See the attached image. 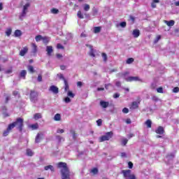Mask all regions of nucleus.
Returning <instances> with one entry per match:
<instances>
[{"instance_id":"9b49d317","label":"nucleus","mask_w":179,"mask_h":179,"mask_svg":"<svg viewBox=\"0 0 179 179\" xmlns=\"http://www.w3.org/2000/svg\"><path fill=\"white\" fill-rule=\"evenodd\" d=\"M86 47H88L89 49H90V57H96V55H94V50L93 49V46L92 45H86Z\"/></svg>"},{"instance_id":"c756f323","label":"nucleus","mask_w":179,"mask_h":179,"mask_svg":"<svg viewBox=\"0 0 179 179\" xmlns=\"http://www.w3.org/2000/svg\"><path fill=\"white\" fill-rule=\"evenodd\" d=\"M42 116H41V113H36L34 115V120H40V118H41Z\"/></svg>"},{"instance_id":"aec40b11","label":"nucleus","mask_w":179,"mask_h":179,"mask_svg":"<svg viewBox=\"0 0 179 179\" xmlns=\"http://www.w3.org/2000/svg\"><path fill=\"white\" fill-rule=\"evenodd\" d=\"M27 69L29 72H30V73H34V72H36V71L34 70V67H33V66L31 65L27 66Z\"/></svg>"},{"instance_id":"bb28decb","label":"nucleus","mask_w":179,"mask_h":179,"mask_svg":"<svg viewBox=\"0 0 179 179\" xmlns=\"http://www.w3.org/2000/svg\"><path fill=\"white\" fill-rule=\"evenodd\" d=\"M100 31H101V27H95L94 28V32L97 34V33H100Z\"/></svg>"},{"instance_id":"4c0bfd02","label":"nucleus","mask_w":179,"mask_h":179,"mask_svg":"<svg viewBox=\"0 0 179 179\" xmlns=\"http://www.w3.org/2000/svg\"><path fill=\"white\" fill-rule=\"evenodd\" d=\"M98 13H99V10H97V8H94L92 9V15L93 16H96V15H97Z\"/></svg>"},{"instance_id":"37998d69","label":"nucleus","mask_w":179,"mask_h":179,"mask_svg":"<svg viewBox=\"0 0 179 179\" xmlns=\"http://www.w3.org/2000/svg\"><path fill=\"white\" fill-rule=\"evenodd\" d=\"M30 128H31L33 130L37 129L38 128V124H31L30 126Z\"/></svg>"},{"instance_id":"a19ab883","label":"nucleus","mask_w":179,"mask_h":179,"mask_svg":"<svg viewBox=\"0 0 179 179\" xmlns=\"http://www.w3.org/2000/svg\"><path fill=\"white\" fill-rule=\"evenodd\" d=\"M162 38V36L160 35L157 36V38L154 41V44H157L159 43V40Z\"/></svg>"},{"instance_id":"6ab92c4d","label":"nucleus","mask_w":179,"mask_h":179,"mask_svg":"<svg viewBox=\"0 0 179 179\" xmlns=\"http://www.w3.org/2000/svg\"><path fill=\"white\" fill-rule=\"evenodd\" d=\"M164 22L169 27H171L174 24V23H175L174 20H170V21L165 20Z\"/></svg>"},{"instance_id":"39448f33","label":"nucleus","mask_w":179,"mask_h":179,"mask_svg":"<svg viewBox=\"0 0 179 179\" xmlns=\"http://www.w3.org/2000/svg\"><path fill=\"white\" fill-rule=\"evenodd\" d=\"M113 138V131L106 133L104 136L99 138V142H104L105 141H110Z\"/></svg>"},{"instance_id":"4be33fe9","label":"nucleus","mask_w":179,"mask_h":179,"mask_svg":"<svg viewBox=\"0 0 179 179\" xmlns=\"http://www.w3.org/2000/svg\"><path fill=\"white\" fill-rule=\"evenodd\" d=\"M90 173L93 174V176H96V174L99 173V169L97 168H93L91 171Z\"/></svg>"},{"instance_id":"6e6d98bb","label":"nucleus","mask_w":179,"mask_h":179,"mask_svg":"<svg viewBox=\"0 0 179 179\" xmlns=\"http://www.w3.org/2000/svg\"><path fill=\"white\" fill-rule=\"evenodd\" d=\"M178 91H179L178 87H176L173 88V93H178Z\"/></svg>"},{"instance_id":"473e14b6","label":"nucleus","mask_w":179,"mask_h":179,"mask_svg":"<svg viewBox=\"0 0 179 179\" xmlns=\"http://www.w3.org/2000/svg\"><path fill=\"white\" fill-rule=\"evenodd\" d=\"M6 36H8V37H9V36L12 34V29L11 28L7 29V30L6 31Z\"/></svg>"},{"instance_id":"f3484780","label":"nucleus","mask_w":179,"mask_h":179,"mask_svg":"<svg viewBox=\"0 0 179 179\" xmlns=\"http://www.w3.org/2000/svg\"><path fill=\"white\" fill-rule=\"evenodd\" d=\"M116 27H122V29H125V27H127V22H122L119 24H117Z\"/></svg>"},{"instance_id":"774afa93","label":"nucleus","mask_w":179,"mask_h":179,"mask_svg":"<svg viewBox=\"0 0 179 179\" xmlns=\"http://www.w3.org/2000/svg\"><path fill=\"white\" fill-rule=\"evenodd\" d=\"M121 157H127V153H125V152H122V153H121Z\"/></svg>"},{"instance_id":"f8f14e48","label":"nucleus","mask_w":179,"mask_h":179,"mask_svg":"<svg viewBox=\"0 0 179 179\" xmlns=\"http://www.w3.org/2000/svg\"><path fill=\"white\" fill-rule=\"evenodd\" d=\"M41 139H43V134H38L35 138V143H40V142H41Z\"/></svg>"},{"instance_id":"e433bc0d","label":"nucleus","mask_w":179,"mask_h":179,"mask_svg":"<svg viewBox=\"0 0 179 179\" xmlns=\"http://www.w3.org/2000/svg\"><path fill=\"white\" fill-rule=\"evenodd\" d=\"M10 132V130H9V129L7 128V129L3 131V136H8Z\"/></svg>"},{"instance_id":"2f4dec72","label":"nucleus","mask_w":179,"mask_h":179,"mask_svg":"<svg viewBox=\"0 0 179 179\" xmlns=\"http://www.w3.org/2000/svg\"><path fill=\"white\" fill-rule=\"evenodd\" d=\"M35 40L37 43H38V41H41V40H43V36L41 35H38L35 37Z\"/></svg>"},{"instance_id":"f704fd0d","label":"nucleus","mask_w":179,"mask_h":179,"mask_svg":"<svg viewBox=\"0 0 179 179\" xmlns=\"http://www.w3.org/2000/svg\"><path fill=\"white\" fill-rule=\"evenodd\" d=\"M15 123H11V124H10L9 125H8V130H10V131H12V129H13V128H15Z\"/></svg>"},{"instance_id":"79ce46f5","label":"nucleus","mask_w":179,"mask_h":179,"mask_svg":"<svg viewBox=\"0 0 179 179\" xmlns=\"http://www.w3.org/2000/svg\"><path fill=\"white\" fill-rule=\"evenodd\" d=\"M27 156H33L34 153L30 149L27 150Z\"/></svg>"},{"instance_id":"f03ea898","label":"nucleus","mask_w":179,"mask_h":179,"mask_svg":"<svg viewBox=\"0 0 179 179\" xmlns=\"http://www.w3.org/2000/svg\"><path fill=\"white\" fill-rule=\"evenodd\" d=\"M122 174H123V177L124 179H136V176L132 173V171L129 169L122 170Z\"/></svg>"},{"instance_id":"0eeeda50","label":"nucleus","mask_w":179,"mask_h":179,"mask_svg":"<svg viewBox=\"0 0 179 179\" xmlns=\"http://www.w3.org/2000/svg\"><path fill=\"white\" fill-rule=\"evenodd\" d=\"M127 82H143L142 79L139 78L138 76H129L125 78Z\"/></svg>"},{"instance_id":"c03bdc74","label":"nucleus","mask_w":179,"mask_h":179,"mask_svg":"<svg viewBox=\"0 0 179 179\" xmlns=\"http://www.w3.org/2000/svg\"><path fill=\"white\" fill-rule=\"evenodd\" d=\"M96 124H97L98 127H101V125L103 124V120L101 119H99L96 121Z\"/></svg>"},{"instance_id":"338daca9","label":"nucleus","mask_w":179,"mask_h":179,"mask_svg":"<svg viewBox=\"0 0 179 179\" xmlns=\"http://www.w3.org/2000/svg\"><path fill=\"white\" fill-rule=\"evenodd\" d=\"M151 89H156V84L155 83L151 84Z\"/></svg>"},{"instance_id":"423d86ee","label":"nucleus","mask_w":179,"mask_h":179,"mask_svg":"<svg viewBox=\"0 0 179 179\" xmlns=\"http://www.w3.org/2000/svg\"><path fill=\"white\" fill-rule=\"evenodd\" d=\"M38 96V94L36 91L31 90L29 95L30 101L32 103H36L37 101V97Z\"/></svg>"},{"instance_id":"0e129e2a","label":"nucleus","mask_w":179,"mask_h":179,"mask_svg":"<svg viewBox=\"0 0 179 179\" xmlns=\"http://www.w3.org/2000/svg\"><path fill=\"white\" fill-rule=\"evenodd\" d=\"M83 84L82 83V82H80V81H78V83H77V86L78 87H82V85H83Z\"/></svg>"},{"instance_id":"c85d7f7f","label":"nucleus","mask_w":179,"mask_h":179,"mask_svg":"<svg viewBox=\"0 0 179 179\" xmlns=\"http://www.w3.org/2000/svg\"><path fill=\"white\" fill-rule=\"evenodd\" d=\"M145 125H147V127H148V128H152V120H148L145 122Z\"/></svg>"},{"instance_id":"8fccbe9b","label":"nucleus","mask_w":179,"mask_h":179,"mask_svg":"<svg viewBox=\"0 0 179 179\" xmlns=\"http://www.w3.org/2000/svg\"><path fill=\"white\" fill-rule=\"evenodd\" d=\"M134 62V58H129L127 60V64H132Z\"/></svg>"},{"instance_id":"864d4df0","label":"nucleus","mask_w":179,"mask_h":179,"mask_svg":"<svg viewBox=\"0 0 179 179\" xmlns=\"http://www.w3.org/2000/svg\"><path fill=\"white\" fill-rule=\"evenodd\" d=\"M57 134H64V132H65V131L62 129H57Z\"/></svg>"},{"instance_id":"13d9d810","label":"nucleus","mask_w":179,"mask_h":179,"mask_svg":"<svg viewBox=\"0 0 179 179\" xmlns=\"http://www.w3.org/2000/svg\"><path fill=\"white\" fill-rule=\"evenodd\" d=\"M118 97H120V93H115L113 94L114 99H118Z\"/></svg>"},{"instance_id":"b1692460","label":"nucleus","mask_w":179,"mask_h":179,"mask_svg":"<svg viewBox=\"0 0 179 179\" xmlns=\"http://www.w3.org/2000/svg\"><path fill=\"white\" fill-rule=\"evenodd\" d=\"M83 9L85 12H88V10H90V5L87 4V3L84 4Z\"/></svg>"},{"instance_id":"6e6552de","label":"nucleus","mask_w":179,"mask_h":179,"mask_svg":"<svg viewBox=\"0 0 179 179\" xmlns=\"http://www.w3.org/2000/svg\"><path fill=\"white\" fill-rule=\"evenodd\" d=\"M49 92H52L53 94H58V93H59V90L58 89V87L52 85L49 88Z\"/></svg>"},{"instance_id":"cd10ccee","label":"nucleus","mask_w":179,"mask_h":179,"mask_svg":"<svg viewBox=\"0 0 179 179\" xmlns=\"http://www.w3.org/2000/svg\"><path fill=\"white\" fill-rule=\"evenodd\" d=\"M57 78H59V79L64 80V82H65V80H66L65 79V77H64V75L61 73H57Z\"/></svg>"},{"instance_id":"603ef678","label":"nucleus","mask_w":179,"mask_h":179,"mask_svg":"<svg viewBox=\"0 0 179 179\" xmlns=\"http://www.w3.org/2000/svg\"><path fill=\"white\" fill-rule=\"evenodd\" d=\"M64 101H65V103H71V98L70 97H66L65 99H64Z\"/></svg>"},{"instance_id":"680f3d73","label":"nucleus","mask_w":179,"mask_h":179,"mask_svg":"<svg viewBox=\"0 0 179 179\" xmlns=\"http://www.w3.org/2000/svg\"><path fill=\"white\" fill-rule=\"evenodd\" d=\"M152 99L153 101H159V98L157 96H152Z\"/></svg>"},{"instance_id":"e2e57ef3","label":"nucleus","mask_w":179,"mask_h":179,"mask_svg":"<svg viewBox=\"0 0 179 179\" xmlns=\"http://www.w3.org/2000/svg\"><path fill=\"white\" fill-rule=\"evenodd\" d=\"M109 86H113V85H111V83L106 84L105 85V88L106 89V90H108V87Z\"/></svg>"},{"instance_id":"dca6fc26","label":"nucleus","mask_w":179,"mask_h":179,"mask_svg":"<svg viewBox=\"0 0 179 179\" xmlns=\"http://www.w3.org/2000/svg\"><path fill=\"white\" fill-rule=\"evenodd\" d=\"M26 75H27V71H26V70H22L20 73V78H22V79H26Z\"/></svg>"},{"instance_id":"7c9ffc66","label":"nucleus","mask_w":179,"mask_h":179,"mask_svg":"<svg viewBox=\"0 0 179 179\" xmlns=\"http://www.w3.org/2000/svg\"><path fill=\"white\" fill-rule=\"evenodd\" d=\"M32 52H34V54L37 52V45H36V43H32Z\"/></svg>"},{"instance_id":"69168bd1","label":"nucleus","mask_w":179,"mask_h":179,"mask_svg":"<svg viewBox=\"0 0 179 179\" xmlns=\"http://www.w3.org/2000/svg\"><path fill=\"white\" fill-rule=\"evenodd\" d=\"M151 7L153 8H156V3H155L154 1H152V2L151 3Z\"/></svg>"},{"instance_id":"4468645a","label":"nucleus","mask_w":179,"mask_h":179,"mask_svg":"<svg viewBox=\"0 0 179 179\" xmlns=\"http://www.w3.org/2000/svg\"><path fill=\"white\" fill-rule=\"evenodd\" d=\"M132 34L134 38H138V37L141 36V31H139V29H134Z\"/></svg>"},{"instance_id":"20e7f679","label":"nucleus","mask_w":179,"mask_h":179,"mask_svg":"<svg viewBox=\"0 0 179 179\" xmlns=\"http://www.w3.org/2000/svg\"><path fill=\"white\" fill-rule=\"evenodd\" d=\"M29 6H30V4L27 3L23 6L22 11L21 14L20 15V20H23L24 17H26V15H27V13L29 12Z\"/></svg>"},{"instance_id":"a211bd4d","label":"nucleus","mask_w":179,"mask_h":179,"mask_svg":"<svg viewBox=\"0 0 179 179\" xmlns=\"http://www.w3.org/2000/svg\"><path fill=\"white\" fill-rule=\"evenodd\" d=\"M27 53V48H24L23 50H20V55H21V57H24V55H26Z\"/></svg>"},{"instance_id":"1a4fd4ad","label":"nucleus","mask_w":179,"mask_h":179,"mask_svg":"<svg viewBox=\"0 0 179 179\" xmlns=\"http://www.w3.org/2000/svg\"><path fill=\"white\" fill-rule=\"evenodd\" d=\"M155 132L156 134H158V135H163V134H164V128H163L162 126H159L157 128Z\"/></svg>"},{"instance_id":"5fc2aeb1","label":"nucleus","mask_w":179,"mask_h":179,"mask_svg":"<svg viewBox=\"0 0 179 179\" xmlns=\"http://www.w3.org/2000/svg\"><path fill=\"white\" fill-rule=\"evenodd\" d=\"M37 80H38V82H42L43 81V76H41V75H38Z\"/></svg>"},{"instance_id":"5701e85b","label":"nucleus","mask_w":179,"mask_h":179,"mask_svg":"<svg viewBox=\"0 0 179 179\" xmlns=\"http://www.w3.org/2000/svg\"><path fill=\"white\" fill-rule=\"evenodd\" d=\"M44 169H45V170L46 171H48V170H50V171H55L54 166H52V165L46 166L44 167Z\"/></svg>"},{"instance_id":"052dcab7","label":"nucleus","mask_w":179,"mask_h":179,"mask_svg":"<svg viewBox=\"0 0 179 179\" xmlns=\"http://www.w3.org/2000/svg\"><path fill=\"white\" fill-rule=\"evenodd\" d=\"M128 166H129V169H132V167H134V164H132V162H129L128 163Z\"/></svg>"},{"instance_id":"f257e3e1","label":"nucleus","mask_w":179,"mask_h":179,"mask_svg":"<svg viewBox=\"0 0 179 179\" xmlns=\"http://www.w3.org/2000/svg\"><path fill=\"white\" fill-rule=\"evenodd\" d=\"M57 167L61 169L62 179H71V171L65 162H59Z\"/></svg>"},{"instance_id":"a878e982","label":"nucleus","mask_w":179,"mask_h":179,"mask_svg":"<svg viewBox=\"0 0 179 179\" xmlns=\"http://www.w3.org/2000/svg\"><path fill=\"white\" fill-rule=\"evenodd\" d=\"M55 121H61V114L57 113L54 117Z\"/></svg>"},{"instance_id":"ea45409f","label":"nucleus","mask_w":179,"mask_h":179,"mask_svg":"<svg viewBox=\"0 0 179 179\" xmlns=\"http://www.w3.org/2000/svg\"><path fill=\"white\" fill-rule=\"evenodd\" d=\"M127 143H128V139L127 138H123L122 140V145H123V146H126Z\"/></svg>"},{"instance_id":"7ed1b4c3","label":"nucleus","mask_w":179,"mask_h":179,"mask_svg":"<svg viewBox=\"0 0 179 179\" xmlns=\"http://www.w3.org/2000/svg\"><path fill=\"white\" fill-rule=\"evenodd\" d=\"M15 127H16L17 129L20 131V132H22L23 131V127H24V120L22 119V117L17 118L16 121L13 122Z\"/></svg>"},{"instance_id":"2eb2a0df","label":"nucleus","mask_w":179,"mask_h":179,"mask_svg":"<svg viewBox=\"0 0 179 179\" xmlns=\"http://www.w3.org/2000/svg\"><path fill=\"white\" fill-rule=\"evenodd\" d=\"M52 46H47L46 47V52L49 57H50L51 54H52Z\"/></svg>"},{"instance_id":"9d476101","label":"nucleus","mask_w":179,"mask_h":179,"mask_svg":"<svg viewBox=\"0 0 179 179\" xmlns=\"http://www.w3.org/2000/svg\"><path fill=\"white\" fill-rule=\"evenodd\" d=\"M99 105L102 108H107L110 106V103L106 101H101Z\"/></svg>"},{"instance_id":"de8ad7c7","label":"nucleus","mask_w":179,"mask_h":179,"mask_svg":"<svg viewBox=\"0 0 179 179\" xmlns=\"http://www.w3.org/2000/svg\"><path fill=\"white\" fill-rule=\"evenodd\" d=\"M122 113H124V114H128V113H129V109H128L127 108H124L122 109Z\"/></svg>"},{"instance_id":"a18cd8bd","label":"nucleus","mask_w":179,"mask_h":179,"mask_svg":"<svg viewBox=\"0 0 179 179\" xmlns=\"http://www.w3.org/2000/svg\"><path fill=\"white\" fill-rule=\"evenodd\" d=\"M102 58L103 59L104 62H107V54L102 53Z\"/></svg>"},{"instance_id":"c9c22d12","label":"nucleus","mask_w":179,"mask_h":179,"mask_svg":"<svg viewBox=\"0 0 179 179\" xmlns=\"http://www.w3.org/2000/svg\"><path fill=\"white\" fill-rule=\"evenodd\" d=\"M51 13H53V15H57V13H59V10L57 8H52L50 10Z\"/></svg>"},{"instance_id":"bf43d9fd","label":"nucleus","mask_w":179,"mask_h":179,"mask_svg":"<svg viewBox=\"0 0 179 179\" xmlns=\"http://www.w3.org/2000/svg\"><path fill=\"white\" fill-rule=\"evenodd\" d=\"M60 69L62 71H65L66 69V66H65V65L60 66Z\"/></svg>"},{"instance_id":"ddd939ff","label":"nucleus","mask_w":179,"mask_h":179,"mask_svg":"<svg viewBox=\"0 0 179 179\" xmlns=\"http://www.w3.org/2000/svg\"><path fill=\"white\" fill-rule=\"evenodd\" d=\"M139 107V103L134 101L130 106V110H136Z\"/></svg>"},{"instance_id":"49530a36","label":"nucleus","mask_w":179,"mask_h":179,"mask_svg":"<svg viewBox=\"0 0 179 179\" xmlns=\"http://www.w3.org/2000/svg\"><path fill=\"white\" fill-rule=\"evenodd\" d=\"M56 139L59 141L61 142L62 141H64V138H62L61 136H57Z\"/></svg>"},{"instance_id":"393cba45","label":"nucleus","mask_w":179,"mask_h":179,"mask_svg":"<svg viewBox=\"0 0 179 179\" xmlns=\"http://www.w3.org/2000/svg\"><path fill=\"white\" fill-rule=\"evenodd\" d=\"M69 90V85H68V81L66 80H64V92H68Z\"/></svg>"},{"instance_id":"58836bf2","label":"nucleus","mask_w":179,"mask_h":179,"mask_svg":"<svg viewBox=\"0 0 179 179\" xmlns=\"http://www.w3.org/2000/svg\"><path fill=\"white\" fill-rule=\"evenodd\" d=\"M67 96H69V97H71L72 99L75 97V94L72 93V91H69Z\"/></svg>"},{"instance_id":"3c124183","label":"nucleus","mask_w":179,"mask_h":179,"mask_svg":"<svg viewBox=\"0 0 179 179\" xmlns=\"http://www.w3.org/2000/svg\"><path fill=\"white\" fill-rule=\"evenodd\" d=\"M157 93H163V87H159L157 89Z\"/></svg>"},{"instance_id":"4d7b16f0","label":"nucleus","mask_w":179,"mask_h":179,"mask_svg":"<svg viewBox=\"0 0 179 179\" xmlns=\"http://www.w3.org/2000/svg\"><path fill=\"white\" fill-rule=\"evenodd\" d=\"M115 86H117V87H121V82L116 81Z\"/></svg>"},{"instance_id":"412c9836","label":"nucleus","mask_w":179,"mask_h":179,"mask_svg":"<svg viewBox=\"0 0 179 179\" xmlns=\"http://www.w3.org/2000/svg\"><path fill=\"white\" fill-rule=\"evenodd\" d=\"M14 36L15 37H20V36H22V31H20L19 29H16L15 31Z\"/></svg>"},{"instance_id":"72a5a7b5","label":"nucleus","mask_w":179,"mask_h":179,"mask_svg":"<svg viewBox=\"0 0 179 179\" xmlns=\"http://www.w3.org/2000/svg\"><path fill=\"white\" fill-rule=\"evenodd\" d=\"M77 16L79 17V19H83L85 17L83 16V14H82V11L79 10L77 13Z\"/></svg>"},{"instance_id":"09e8293b","label":"nucleus","mask_w":179,"mask_h":179,"mask_svg":"<svg viewBox=\"0 0 179 179\" xmlns=\"http://www.w3.org/2000/svg\"><path fill=\"white\" fill-rule=\"evenodd\" d=\"M42 40H43V42L44 43V44H47V43H48V41H49L48 38L45 36L43 37Z\"/></svg>"}]
</instances>
